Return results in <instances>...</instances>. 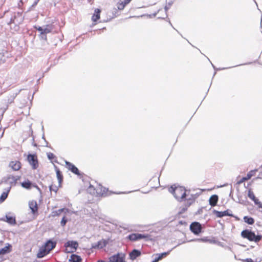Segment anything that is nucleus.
Returning <instances> with one entry per match:
<instances>
[{"mask_svg":"<svg viewBox=\"0 0 262 262\" xmlns=\"http://www.w3.org/2000/svg\"><path fill=\"white\" fill-rule=\"evenodd\" d=\"M169 191L173 194L174 198L179 201L183 200L187 195V190L182 186L173 187L172 186L169 188Z\"/></svg>","mask_w":262,"mask_h":262,"instance_id":"f257e3e1","label":"nucleus"},{"mask_svg":"<svg viewBox=\"0 0 262 262\" xmlns=\"http://www.w3.org/2000/svg\"><path fill=\"white\" fill-rule=\"evenodd\" d=\"M241 236L244 238L248 239L250 242L257 243L262 238V235H255L254 232L248 229H245L242 231Z\"/></svg>","mask_w":262,"mask_h":262,"instance_id":"f03ea898","label":"nucleus"},{"mask_svg":"<svg viewBox=\"0 0 262 262\" xmlns=\"http://www.w3.org/2000/svg\"><path fill=\"white\" fill-rule=\"evenodd\" d=\"M151 236L149 234H141V233H132L127 236V238L131 241H136L143 238L145 241L151 240Z\"/></svg>","mask_w":262,"mask_h":262,"instance_id":"7ed1b4c3","label":"nucleus"},{"mask_svg":"<svg viewBox=\"0 0 262 262\" xmlns=\"http://www.w3.org/2000/svg\"><path fill=\"white\" fill-rule=\"evenodd\" d=\"M65 251L66 253H73L76 251L78 247V243L76 241H69L65 243Z\"/></svg>","mask_w":262,"mask_h":262,"instance_id":"20e7f679","label":"nucleus"},{"mask_svg":"<svg viewBox=\"0 0 262 262\" xmlns=\"http://www.w3.org/2000/svg\"><path fill=\"white\" fill-rule=\"evenodd\" d=\"M20 178V176H14L12 175H9L3 179L2 182L6 184H9V186H15L17 183V181Z\"/></svg>","mask_w":262,"mask_h":262,"instance_id":"39448f33","label":"nucleus"},{"mask_svg":"<svg viewBox=\"0 0 262 262\" xmlns=\"http://www.w3.org/2000/svg\"><path fill=\"white\" fill-rule=\"evenodd\" d=\"M109 262H126L125 255L123 253H118L110 256Z\"/></svg>","mask_w":262,"mask_h":262,"instance_id":"423d86ee","label":"nucleus"},{"mask_svg":"<svg viewBox=\"0 0 262 262\" xmlns=\"http://www.w3.org/2000/svg\"><path fill=\"white\" fill-rule=\"evenodd\" d=\"M27 160L33 169H36L38 167V162L36 155L29 154Z\"/></svg>","mask_w":262,"mask_h":262,"instance_id":"0eeeda50","label":"nucleus"},{"mask_svg":"<svg viewBox=\"0 0 262 262\" xmlns=\"http://www.w3.org/2000/svg\"><path fill=\"white\" fill-rule=\"evenodd\" d=\"M202 229V225L199 222H193L190 225V230L195 235H199L201 232Z\"/></svg>","mask_w":262,"mask_h":262,"instance_id":"6e6552de","label":"nucleus"},{"mask_svg":"<svg viewBox=\"0 0 262 262\" xmlns=\"http://www.w3.org/2000/svg\"><path fill=\"white\" fill-rule=\"evenodd\" d=\"M189 193L190 190H187V195L186 198H184L187 200V206H190L194 202L197 197L196 194H190Z\"/></svg>","mask_w":262,"mask_h":262,"instance_id":"1a4fd4ad","label":"nucleus"},{"mask_svg":"<svg viewBox=\"0 0 262 262\" xmlns=\"http://www.w3.org/2000/svg\"><path fill=\"white\" fill-rule=\"evenodd\" d=\"M213 213L214 214H215L216 216V217H220V218L223 217L224 216H231V217L234 216V215L232 214L229 213V210H228V209H227L224 211H217L216 210H214L213 211Z\"/></svg>","mask_w":262,"mask_h":262,"instance_id":"9d476101","label":"nucleus"},{"mask_svg":"<svg viewBox=\"0 0 262 262\" xmlns=\"http://www.w3.org/2000/svg\"><path fill=\"white\" fill-rule=\"evenodd\" d=\"M108 244V242L106 239H102L97 243L92 244V247L94 249H102L105 247Z\"/></svg>","mask_w":262,"mask_h":262,"instance_id":"9b49d317","label":"nucleus"},{"mask_svg":"<svg viewBox=\"0 0 262 262\" xmlns=\"http://www.w3.org/2000/svg\"><path fill=\"white\" fill-rule=\"evenodd\" d=\"M24 20V17H11L10 19V20L9 23V24L10 25H12V24L15 25V28L16 27L15 29L16 30L18 28V25L21 23Z\"/></svg>","mask_w":262,"mask_h":262,"instance_id":"f8f14e48","label":"nucleus"},{"mask_svg":"<svg viewBox=\"0 0 262 262\" xmlns=\"http://www.w3.org/2000/svg\"><path fill=\"white\" fill-rule=\"evenodd\" d=\"M66 164L68 166V169L70 170L73 173L78 176L80 174L79 170L74 165L68 161H66Z\"/></svg>","mask_w":262,"mask_h":262,"instance_id":"ddd939ff","label":"nucleus"},{"mask_svg":"<svg viewBox=\"0 0 262 262\" xmlns=\"http://www.w3.org/2000/svg\"><path fill=\"white\" fill-rule=\"evenodd\" d=\"M21 163L18 161H11L9 166L14 171H17L21 168Z\"/></svg>","mask_w":262,"mask_h":262,"instance_id":"4468645a","label":"nucleus"},{"mask_svg":"<svg viewBox=\"0 0 262 262\" xmlns=\"http://www.w3.org/2000/svg\"><path fill=\"white\" fill-rule=\"evenodd\" d=\"M56 245V242L49 239L46 243L44 247L50 252L55 247Z\"/></svg>","mask_w":262,"mask_h":262,"instance_id":"2eb2a0df","label":"nucleus"},{"mask_svg":"<svg viewBox=\"0 0 262 262\" xmlns=\"http://www.w3.org/2000/svg\"><path fill=\"white\" fill-rule=\"evenodd\" d=\"M141 254L140 251L137 249L133 250L129 254V258L132 260H135L137 257L140 256Z\"/></svg>","mask_w":262,"mask_h":262,"instance_id":"dca6fc26","label":"nucleus"},{"mask_svg":"<svg viewBox=\"0 0 262 262\" xmlns=\"http://www.w3.org/2000/svg\"><path fill=\"white\" fill-rule=\"evenodd\" d=\"M11 190V186H9L4 189V192L0 196V202H4L8 197V194Z\"/></svg>","mask_w":262,"mask_h":262,"instance_id":"f3484780","label":"nucleus"},{"mask_svg":"<svg viewBox=\"0 0 262 262\" xmlns=\"http://www.w3.org/2000/svg\"><path fill=\"white\" fill-rule=\"evenodd\" d=\"M49 253V251L45 247L40 248L39 252L37 254V257L40 258H42L47 255Z\"/></svg>","mask_w":262,"mask_h":262,"instance_id":"a211bd4d","label":"nucleus"},{"mask_svg":"<svg viewBox=\"0 0 262 262\" xmlns=\"http://www.w3.org/2000/svg\"><path fill=\"white\" fill-rule=\"evenodd\" d=\"M257 170H252L250 171L247 174L246 177H243L239 181V183H242L245 181H248L254 175Z\"/></svg>","mask_w":262,"mask_h":262,"instance_id":"6ab92c4d","label":"nucleus"},{"mask_svg":"<svg viewBox=\"0 0 262 262\" xmlns=\"http://www.w3.org/2000/svg\"><path fill=\"white\" fill-rule=\"evenodd\" d=\"M29 206L32 212L34 214L38 210V206L37 204V202L35 201H30L29 203Z\"/></svg>","mask_w":262,"mask_h":262,"instance_id":"aec40b11","label":"nucleus"},{"mask_svg":"<svg viewBox=\"0 0 262 262\" xmlns=\"http://www.w3.org/2000/svg\"><path fill=\"white\" fill-rule=\"evenodd\" d=\"M113 17L110 18H107V19H101V17H92V20L93 21V23L92 24V25L91 27L94 26L97 23H101V22H108L111 20L112 18Z\"/></svg>","mask_w":262,"mask_h":262,"instance_id":"412c9836","label":"nucleus"},{"mask_svg":"<svg viewBox=\"0 0 262 262\" xmlns=\"http://www.w3.org/2000/svg\"><path fill=\"white\" fill-rule=\"evenodd\" d=\"M219 200L218 195L216 194H213L211 196L209 200V205L212 207L215 206Z\"/></svg>","mask_w":262,"mask_h":262,"instance_id":"4be33fe9","label":"nucleus"},{"mask_svg":"<svg viewBox=\"0 0 262 262\" xmlns=\"http://www.w3.org/2000/svg\"><path fill=\"white\" fill-rule=\"evenodd\" d=\"M172 250H170L167 252H163L160 254H158L157 255V256L155 258L154 260L152 262H158L160 260L162 259L163 258L166 257L167 255H168L170 251Z\"/></svg>","mask_w":262,"mask_h":262,"instance_id":"5701e85b","label":"nucleus"},{"mask_svg":"<svg viewBox=\"0 0 262 262\" xmlns=\"http://www.w3.org/2000/svg\"><path fill=\"white\" fill-rule=\"evenodd\" d=\"M11 247L12 246L11 245L8 244V246L2 248L0 250V255H5L10 253L11 251Z\"/></svg>","mask_w":262,"mask_h":262,"instance_id":"b1692460","label":"nucleus"},{"mask_svg":"<svg viewBox=\"0 0 262 262\" xmlns=\"http://www.w3.org/2000/svg\"><path fill=\"white\" fill-rule=\"evenodd\" d=\"M21 185L24 188L31 189L32 187L33 183L29 180H27V181L22 182L21 183Z\"/></svg>","mask_w":262,"mask_h":262,"instance_id":"393cba45","label":"nucleus"},{"mask_svg":"<svg viewBox=\"0 0 262 262\" xmlns=\"http://www.w3.org/2000/svg\"><path fill=\"white\" fill-rule=\"evenodd\" d=\"M81 260L82 259L80 256L74 254L71 255V258L69 259V261L71 262H81Z\"/></svg>","mask_w":262,"mask_h":262,"instance_id":"a878e982","label":"nucleus"},{"mask_svg":"<svg viewBox=\"0 0 262 262\" xmlns=\"http://www.w3.org/2000/svg\"><path fill=\"white\" fill-rule=\"evenodd\" d=\"M55 170L56 172L57 177L58 180L59 186H60L61 183L62 181V174L61 172L56 167H55Z\"/></svg>","mask_w":262,"mask_h":262,"instance_id":"bb28decb","label":"nucleus"},{"mask_svg":"<svg viewBox=\"0 0 262 262\" xmlns=\"http://www.w3.org/2000/svg\"><path fill=\"white\" fill-rule=\"evenodd\" d=\"M53 30L52 25H47L43 27V35L47 33H50Z\"/></svg>","mask_w":262,"mask_h":262,"instance_id":"cd10ccee","label":"nucleus"},{"mask_svg":"<svg viewBox=\"0 0 262 262\" xmlns=\"http://www.w3.org/2000/svg\"><path fill=\"white\" fill-rule=\"evenodd\" d=\"M244 221L245 223L250 225H252L254 223V219L248 216H245L244 217Z\"/></svg>","mask_w":262,"mask_h":262,"instance_id":"c85d7f7f","label":"nucleus"},{"mask_svg":"<svg viewBox=\"0 0 262 262\" xmlns=\"http://www.w3.org/2000/svg\"><path fill=\"white\" fill-rule=\"evenodd\" d=\"M6 222L11 225H15L16 224V220L15 217L13 216H10L8 215H6Z\"/></svg>","mask_w":262,"mask_h":262,"instance_id":"c756f323","label":"nucleus"},{"mask_svg":"<svg viewBox=\"0 0 262 262\" xmlns=\"http://www.w3.org/2000/svg\"><path fill=\"white\" fill-rule=\"evenodd\" d=\"M128 3H126V1L123 0L121 3H119L117 5V8L119 10H122L124 9L125 6Z\"/></svg>","mask_w":262,"mask_h":262,"instance_id":"7c9ffc66","label":"nucleus"},{"mask_svg":"<svg viewBox=\"0 0 262 262\" xmlns=\"http://www.w3.org/2000/svg\"><path fill=\"white\" fill-rule=\"evenodd\" d=\"M7 57L5 55V53H0V65L6 61Z\"/></svg>","mask_w":262,"mask_h":262,"instance_id":"2f4dec72","label":"nucleus"},{"mask_svg":"<svg viewBox=\"0 0 262 262\" xmlns=\"http://www.w3.org/2000/svg\"><path fill=\"white\" fill-rule=\"evenodd\" d=\"M248 196L252 201H254V200H255V199H256V198L254 195L253 192L251 190H248Z\"/></svg>","mask_w":262,"mask_h":262,"instance_id":"473e14b6","label":"nucleus"},{"mask_svg":"<svg viewBox=\"0 0 262 262\" xmlns=\"http://www.w3.org/2000/svg\"><path fill=\"white\" fill-rule=\"evenodd\" d=\"M50 191H54L56 193L58 190V188L55 185H51L49 187Z\"/></svg>","mask_w":262,"mask_h":262,"instance_id":"72a5a7b5","label":"nucleus"},{"mask_svg":"<svg viewBox=\"0 0 262 262\" xmlns=\"http://www.w3.org/2000/svg\"><path fill=\"white\" fill-rule=\"evenodd\" d=\"M255 204L257 205L259 208H262V203L257 199H255L254 201H253Z\"/></svg>","mask_w":262,"mask_h":262,"instance_id":"f704fd0d","label":"nucleus"},{"mask_svg":"<svg viewBox=\"0 0 262 262\" xmlns=\"http://www.w3.org/2000/svg\"><path fill=\"white\" fill-rule=\"evenodd\" d=\"M100 12H101L100 9H96L95 10V13L93 14L92 16H100Z\"/></svg>","mask_w":262,"mask_h":262,"instance_id":"c9c22d12","label":"nucleus"},{"mask_svg":"<svg viewBox=\"0 0 262 262\" xmlns=\"http://www.w3.org/2000/svg\"><path fill=\"white\" fill-rule=\"evenodd\" d=\"M64 209V208H62V209H58V210H56V211L53 212V213H54V215H60L61 213V212H63Z\"/></svg>","mask_w":262,"mask_h":262,"instance_id":"e433bc0d","label":"nucleus"},{"mask_svg":"<svg viewBox=\"0 0 262 262\" xmlns=\"http://www.w3.org/2000/svg\"><path fill=\"white\" fill-rule=\"evenodd\" d=\"M47 157L49 160H53L55 158V156L52 152L48 153Z\"/></svg>","mask_w":262,"mask_h":262,"instance_id":"4c0bfd02","label":"nucleus"},{"mask_svg":"<svg viewBox=\"0 0 262 262\" xmlns=\"http://www.w3.org/2000/svg\"><path fill=\"white\" fill-rule=\"evenodd\" d=\"M35 28L40 32L41 35H43V27H35Z\"/></svg>","mask_w":262,"mask_h":262,"instance_id":"58836bf2","label":"nucleus"},{"mask_svg":"<svg viewBox=\"0 0 262 262\" xmlns=\"http://www.w3.org/2000/svg\"><path fill=\"white\" fill-rule=\"evenodd\" d=\"M67 222V220L65 216H63L61 221L60 224L62 226H64Z\"/></svg>","mask_w":262,"mask_h":262,"instance_id":"ea45409f","label":"nucleus"},{"mask_svg":"<svg viewBox=\"0 0 262 262\" xmlns=\"http://www.w3.org/2000/svg\"><path fill=\"white\" fill-rule=\"evenodd\" d=\"M188 207L189 206H187V204L186 203L185 207H183L181 208V211H180V213H183L185 212L187 210Z\"/></svg>","mask_w":262,"mask_h":262,"instance_id":"a19ab883","label":"nucleus"},{"mask_svg":"<svg viewBox=\"0 0 262 262\" xmlns=\"http://www.w3.org/2000/svg\"><path fill=\"white\" fill-rule=\"evenodd\" d=\"M8 107V105L7 104L5 105L4 106L2 107L1 109L2 111V114L4 113V112L7 110Z\"/></svg>","mask_w":262,"mask_h":262,"instance_id":"79ce46f5","label":"nucleus"},{"mask_svg":"<svg viewBox=\"0 0 262 262\" xmlns=\"http://www.w3.org/2000/svg\"><path fill=\"white\" fill-rule=\"evenodd\" d=\"M207 241V240L206 238H197V239H192V240H191L190 241V242L191 241H203V242H206Z\"/></svg>","mask_w":262,"mask_h":262,"instance_id":"37998d69","label":"nucleus"},{"mask_svg":"<svg viewBox=\"0 0 262 262\" xmlns=\"http://www.w3.org/2000/svg\"><path fill=\"white\" fill-rule=\"evenodd\" d=\"M32 187H35V188H36L39 191L41 192V190L38 187V186L37 185H36V184H33V185H32Z\"/></svg>","mask_w":262,"mask_h":262,"instance_id":"c03bdc74","label":"nucleus"},{"mask_svg":"<svg viewBox=\"0 0 262 262\" xmlns=\"http://www.w3.org/2000/svg\"><path fill=\"white\" fill-rule=\"evenodd\" d=\"M39 1V0H35L33 4L32 5V6L34 7V6H36Z\"/></svg>","mask_w":262,"mask_h":262,"instance_id":"a18cd8bd","label":"nucleus"},{"mask_svg":"<svg viewBox=\"0 0 262 262\" xmlns=\"http://www.w3.org/2000/svg\"><path fill=\"white\" fill-rule=\"evenodd\" d=\"M246 262H254L253 260L251 258H247L246 259Z\"/></svg>","mask_w":262,"mask_h":262,"instance_id":"49530a36","label":"nucleus"},{"mask_svg":"<svg viewBox=\"0 0 262 262\" xmlns=\"http://www.w3.org/2000/svg\"><path fill=\"white\" fill-rule=\"evenodd\" d=\"M41 38L44 39L45 40L47 39L46 34H45V35H41Z\"/></svg>","mask_w":262,"mask_h":262,"instance_id":"de8ad7c7","label":"nucleus"},{"mask_svg":"<svg viewBox=\"0 0 262 262\" xmlns=\"http://www.w3.org/2000/svg\"><path fill=\"white\" fill-rule=\"evenodd\" d=\"M42 138L43 139L46 143L47 144H48V143L47 142V141L45 140V135H44V133L42 135Z\"/></svg>","mask_w":262,"mask_h":262,"instance_id":"09e8293b","label":"nucleus"},{"mask_svg":"<svg viewBox=\"0 0 262 262\" xmlns=\"http://www.w3.org/2000/svg\"><path fill=\"white\" fill-rule=\"evenodd\" d=\"M212 67H213V69H214V70H217V69H216V68L215 67V66H214L212 63Z\"/></svg>","mask_w":262,"mask_h":262,"instance_id":"8fccbe9b","label":"nucleus"},{"mask_svg":"<svg viewBox=\"0 0 262 262\" xmlns=\"http://www.w3.org/2000/svg\"><path fill=\"white\" fill-rule=\"evenodd\" d=\"M227 68H222V69H219V70H225V69H226Z\"/></svg>","mask_w":262,"mask_h":262,"instance_id":"3c124183","label":"nucleus"},{"mask_svg":"<svg viewBox=\"0 0 262 262\" xmlns=\"http://www.w3.org/2000/svg\"><path fill=\"white\" fill-rule=\"evenodd\" d=\"M261 22H262V17H261V18H260V26H261V27L262 26Z\"/></svg>","mask_w":262,"mask_h":262,"instance_id":"603ef678","label":"nucleus"},{"mask_svg":"<svg viewBox=\"0 0 262 262\" xmlns=\"http://www.w3.org/2000/svg\"><path fill=\"white\" fill-rule=\"evenodd\" d=\"M166 21H168V17H166Z\"/></svg>","mask_w":262,"mask_h":262,"instance_id":"864d4df0","label":"nucleus"},{"mask_svg":"<svg viewBox=\"0 0 262 262\" xmlns=\"http://www.w3.org/2000/svg\"><path fill=\"white\" fill-rule=\"evenodd\" d=\"M44 129L43 126H42V130L43 131Z\"/></svg>","mask_w":262,"mask_h":262,"instance_id":"5fc2aeb1","label":"nucleus"},{"mask_svg":"<svg viewBox=\"0 0 262 262\" xmlns=\"http://www.w3.org/2000/svg\"><path fill=\"white\" fill-rule=\"evenodd\" d=\"M33 145H34V146H37V144L35 143V144H33Z\"/></svg>","mask_w":262,"mask_h":262,"instance_id":"6e6d98bb","label":"nucleus"},{"mask_svg":"<svg viewBox=\"0 0 262 262\" xmlns=\"http://www.w3.org/2000/svg\"><path fill=\"white\" fill-rule=\"evenodd\" d=\"M141 17H142V16H145V15H142L140 16Z\"/></svg>","mask_w":262,"mask_h":262,"instance_id":"4d7b16f0","label":"nucleus"},{"mask_svg":"<svg viewBox=\"0 0 262 262\" xmlns=\"http://www.w3.org/2000/svg\"><path fill=\"white\" fill-rule=\"evenodd\" d=\"M91 187H93V186L91 185H90V188H91Z\"/></svg>","mask_w":262,"mask_h":262,"instance_id":"13d9d810","label":"nucleus"},{"mask_svg":"<svg viewBox=\"0 0 262 262\" xmlns=\"http://www.w3.org/2000/svg\"><path fill=\"white\" fill-rule=\"evenodd\" d=\"M123 193V192H119L118 194Z\"/></svg>","mask_w":262,"mask_h":262,"instance_id":"bf43d9fd","label":"nucleus"}]
</instances>
